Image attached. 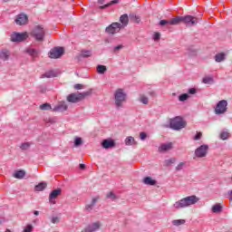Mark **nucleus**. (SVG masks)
I'll return each instance as SVG.
<instances>
[{
	"mask_svg": "<svg viewBox=\"0 0 232 232\" xmlns=\"http://www.w3.org/2000/svg\"><path fill=\"white\" fill-rule=\"evenodd\" d=\"M200 200V198L197 197L196 195L187 196L182 198L181 199L176 201L172 208L173 209H186V208H191V206H195Z\"/></svg>",
	"mask_w": 232,
	"mask_h": 232,
	"instance_id": "obj_1",
	"label": "nucleus"
},
{
	"mask_svg": "<svg viewBox=\"0 0 232 232\" xmlns=\"http://www.w3.org/2000/svg\"><path fill=\"white\" fill-rule=\"evenodd\" d=\"M128 101V94L124 89H117L114 92V105L116 110L124 108V102Z\"/></svg>",
	"mask_w": 232,
	"mask_h": 232,
	"instance_id": "obj_2",
	"label": "nucleus"
},
{
	"mask_svg": "<svg viewBox=\"0 0 232 232\" xmlns=\"http://www.w3.org/2000/svg\"><path fill=\"white\" fill-rule=\"evenodd\" d=\"M32 37H34L36 41H44V27L41 25L35 26L31 32Z\"/></svg>",
	"mask_w": 232,
	"mask_h": 232,
	"instance_id": "obj_3",
	"label": "nucleus"
},
{
	"mask_svg": "<svg viewBox=\"0 0 232 232\" xmlns=\"http://www.w3.org/2000/svg\"><path fill=\"white\" fill-rule=\"evenodd\" d=\"M170 128L172 130H182V128H186V122L184 120L180 117H176L172 120H170Z\"/></svg>",
	"mask_w": 232,
	"mask_h": 232,
	"instance_id": "obj_4",
	"label": "nucleus"
},
{
	"mask_svg": "<svg viewBox=\"0 0 232 232\" xmlns=\"http://www.w3.org/2000/svg\"><path fill=\"white\" fill-rule=\"evenodd\" d=\"M227 111V101L221 100L219 101L215 108V113L216 115H222Z\"/></svg>",
	"mask_w": 232,
	"mask_h": 232,
	"instance_id": "obj_5",
	"label": "nucleus"
},
{
	"mask_svg": "<svg viewBox=\"0 0 232 232\" xmlns=\"http://www.w3.org/2000/svg\"><path fill=\"white\" fill-rule=\"evenodd\" d=\"M121 30H122V25H121V23L114 22L105 29V32L111 35H113L115 34H119Z\"/></svg>",
	"mask_w": 232,
	"mask_h": 232,
	"instance_id": "obj_6",
	"label": "nucleus"
},
{
	"mask_svg": "<svg viewBox=\"0 0 232 232\" xmlns=\"http://www.w3.org/2000/svg\"><path fill=\"white\" fill-rule=\"evenodd\" d=\"M87 95H88V92L72 93L67 96V101L68 102H72V103L80 102V101H82V99H84V97H86Z\"/></svg>",
	"mask_w": 232,
	"mask_h": 232,
	"instance_id": "obj_7",
	"label": "nucleus"
},
{
	"mask_svg": "<svg viewBox=\"0 0 232 232\" xmlns=\"http://www.w3.org/2000/svg\"><path fill=\"white\" fill-rule=\"evenodd\" d=\"M10 39L12 43H22L28 39V33H13Z\"/></svg>",
	"mask_w": 232,
	"mask_h": 232,
	"instance_id": "obj_8",
	"label": "nucleus"
},
{
	"mask_svg": "<svg viewBox=\"0 0 232 232\" xmlns=\"http://www.w3.org/2000/svg\"><path fill=\"white\" fill-rule=\"evenodd\" d=\"M64 53V48L63 47H55L54 49H52L49 53V57L51 59H59V57H62Z\"/></svg>",
	"mask_w": 232,
	"mask_h": 232,
	"instance_id": "obj_9",
	"label": "nucleus"
},
{
	"mask_svg": "<svg viewBox=\"0 0 232 232\" xmlns=\"http://www.w3.org/2000/svg\"><path fill=\"white\" fill-rule=\"evenodd\" d=\"M208 150H209V147L208 145H201L195 150V155L198 159H202L208 155Z\"/></svg>",
	"mask_w": 232,
	"mask_h": 232,
	"instance_id": "obj_10",
	"label": "nucleus"
},
{
	"mask_svg": "<svg viewBox=\"0 0 232 232\" xmlns=\"http://www.w3.org/2000/svg\"><path fill=\"white\" fill-rule=\"evenodd\" d=\"M102 225L100 221L89 224L82 232H97Z\"/></svg>",
	"mask_w": 232,
	"mask_h": 232,
	"instance_id": "obj_11",
	"label": "nucleus"
},
{
	"mask_svg": "<svg viewBox=\"0 0 232 232\" xmlns=\"http://www.w3.org/2000/svg\"><path fill=\"white\" fill-rule=\"evenodd\" d=\"M14 23L18 24L19 26H23L24 24H28V15L24 14H20L16 15V18L14 19Z\"/></svg>",
	"mask_w": 232,
	"mask_h": 232,
	"instance_id": "obj_12",
	"label": "nucleus"
},
{
	"mask_svg": "<svg viewBox=\"0 0 232 232\" xmlns=\"http://www.w3.org/2000/svg\"><path fill=\"white\" fill-rule=\"evenodd\" d=\"M182 23H185L188 26H193L198 23V18L191 15L182 16Z\"/></svg>",
	"mask_w": 232,
	"mask_h": 232,
	"instance_id": "obj_13",
	"label": "nucleus"
},
{
	"mask_svg": "<svg viewBox=\"0 0 232 232\" xmlns=\"http://www.w3.org/2000/svg\"><path fill=\"white\" fill-rule=\"evenodd\" d=\"M68 110V105L65 102H60L53 109V111H66Z\"/></svg>",
	"mask_w": 232,
	"mask_h": 232,
	"instance_id": "obj_14",
	"label": "nucleus"
},
{
	"mask_svg": "<svg viewBox=\"0 0 232 232\" xmlns=\"http://www.w3.org/2000/svg\"><path fill=\"white\" fill-rule=\"evenodd\" d=\"M59 195H61V188L53 190L49 195V202L55 204V198H57Z\"/></svg>",
	"mask_w": 232,
	"mask_h": 232,
	"instance_id": "obj_15",
	"label": "nucleus"
},
{
	"mask_svg": "<svg viewBox=\"0 0 232 232\" xmlns=\"http://www.w3.org/2000/svg\"><path fill=\"white\" fill-rule=\"evenodd\" d=\"M120 24L121 28H126L128 26V23H130V18L128 17V14H124L120 17Z\"/></svg>",
	"mask_w": 232,
	"mask_h": 232,
	"instance_id": "obj_16",
	"label": "nucleus"
},
{
	"mask_svg": "<svg viewBox=\"0 0 232 232\" xmlns=\"http://www.w3.org/2000/svg\"><path fill=\"white\" fill-rule=\"evenodd\" d=\"M11 53L8 49H2L0 51V59L2 61H8L10 59Z\"/></svg>",
	"mask_w": 232,
	"mask_h": 232,
	"instance_id": "obj_17",
	"label": "nucleus"
},
{
	"mask_svg": "<svg viewBox=\"0 0 232 232\" xmlns=\"http://www.w3.org/2000/svg\"><path fill=\"white\" fill-rule=\"evenodd\" d=\"M102 146L105 150H108V149L113 148V146H115V141H113V140H103V141L102 142Z\"/></svg>",
	"mask_w": 232,
	"mask_h": 232,
	"instance_id": "obj_18",
	"label": "nucleus"
},
{
	"mask_svg": "<svg viewBox=\"0 0 232 232\" xmlns=\"http://www.w3.org/2000/svg\"><path fill=\"white\" fill-rule=\"evenodd\" d=\"M26 53L33 58H35L39 55V50L34 49V47H28Z\"/></svg>",
	"mask_w": 232,
	"mask_h": 232,
	"instance_id": "obj_19",
	"label": "nucleus"
},
{
	"mask_svg": "<svg viewBox=\"0 0 232 232\" xmlns=\"http://www.w3.org/2000/svg\"><path fill=\"white\" fill-rule=\"evenodd\" d=\"M125 145L137 146V141L135 140V138H133L132 136H129L125 139Z\"/></svg>",
	"mask_w": 232,
	"mask_h": 232,
	"instance_id": "obj_20",
	"label": "nucleus"
},
{
	"mask_svg": "<svg viewBox=\"0 0 232 232\" xmlns=\"http://www.w3.org/2000/svg\"><path fill=\"white\" fill-rule=\"evenodd\" d=\"M143 183L146 184V186H155L157 180L153 179L151 177H145L143 179Z\"/></svg>",
	"mask_w": 232,
	"mask_h": 232,
	"instance_id": "obj_21",
	"label": "nucleus"
},
{
	"mask_svg": "<svg viewBox=\"0 0 232 232\" xmlns=\"http://www.w3.org/2000/svg\"><path fill=\"white\" fill-rule=\"evenodd\" d=\"M169 21V24L171 26H175V25L180 24V23H182V16H176Z\"/></svg>",
	"mask_w": 232,
	"mask_h": 232,
	"instance_id": "obj_22",
	"label": "nucleus"
},
{
	"mask_svg": "<svg viewBox=\"0 0 232 232\" xmlns=\"http://www.w3.org/2000/svg\"><path fill=\"white\" fill-rule=\"evenodd\" d=\"M52 79V77H57V72L54 71H48L45 73L42 74L41 79Z\"/></svg>",
	"mask_w": 232,
	"mask_h": 232,
	"instance_id": "obj_23",
	"label": "nucleus"
},
{
	"mask_svg": "<svg viewBox=\"0 0 232 232\" xmlns=\"http://www.w3.org/2000/svg\"><path fill=\"white\" fill-rule=\"evenodd\" d=\"M108 71V68H106L105 65H97L96 67V72L97 73H99V75H104V73H106V72Z\"/></svg>",
	"mask_w": 232,
	"mask_h": 232,
	"instance_id": "obj_24",
	"label": "nucleus"
},
{
	"mask_svg": "<svg viewBox=\"0 0 232 232\" xmlns=\"http://www.w3.org/2000/svg\"><path fill=\"white\" fill-rule=\"evenodd\" d=\"M172 144L171 143H163L160 146L159 151H169L171 150Z\"/></svg>",
	"mask_w": 232,
	"mask_h": 232,
	"instance_id": "obj_25",
	"label": "nucleus"
},
{
	"mask_svg": "<svg viewBox=\"0 0 232 232\" xmlns=\"http://www.w3.org/2000/svg\"><path fill=\"white\" fill-rule=\"evenodd\" d=\"M216 63H222V61H226V53H220L215 55Z\"/></svg>",
	"mask_w": 232,
	"mask_h": 232,
	"instance_id": "obj_26",
	"label": "nucleus"
},
{
	"mask_svg": "<svg viewBox=\"0 0 232 232\" xmlns=\"http://www.w3.org/2000/svg\"><path fill=\"white\" fill-rule=\"evenodd\" d=\"M24 175H26V172L24 170H17L14 177V179H24Z\"/></svg>",
	"mask_w": 232,
	"mask_h": 232,
	"instance_id": "obj_27",
	"label": "nucleus"
},
{
	"mask_svg": "<svg viewBox=\"0 0 232 232\" xmlns=\"http://www.w3.org/2000/svg\"><path fill=\"white\" fill-rule=\"evenodd\" d=\"M97 198H93L91 204L86 206V209L87 211H92L93 209V206H95V204H97Z\"/></svg>",
	"mask_w": 232,
	"mask_h": 232,
	"instance_id": "obj_28",
	"label": "nucleus"
},
{
	"mask_svg": "<svg viewBox=\"0 0 232 232\" xmlns=\"http://www.w3.org/2000/svg\"><path fill=\"white\" fill-rule=\"evenodd\" d=\"M139 102H141V104H148L150 102V100L146 95L140 94L139 97Z\"/></svg>",
	"mask_w": 232,
	"mask_h": 232,
	"instance_id": "obj_29",
	"label": "nucleus"
},
{
	"mask_svg": "<svg viewBox=\"0 0 232 232\" xmlns=\"http://www.w3.org/2000/svg\"><path fill=\"white\" fill-rule=\"evenodd\" d=\"M172 224L179 227V226H184L186 224V219H174Z\"/></svg>",
	"mask_w": 232,
	"mask_h": 232,
	"instance_id": "obj_30",
	"label": "nucleus"
},
{
	"mask_svg": "<svg viewBox=\"0 0 232 232\" xmlns=\"http://www.w3.org/2000/svg\"><path fill=\"white\" fill-rule=\"evenodd\" d=\"M45 188H46V183L44 182L39 183L34 187L35 191H43V189H45Z\"/></svg>",
	"mask_w": 232,
	"mask_h": 232,
	"instance_id": "obj_31",
	"label": "nucleus"
},
{
	"mask_svg": "<svg viewBox=\"0 0 232 232\" xmlns=\"http://www.w3.org/2000/svg\"><path fill=\"white\" fill-rule=\"evenodd\" d=\"M222 211V206L220 204H216L212 207V213H220Z\"/></svg>",
	"mask_w": 232,
	"mask_h": 232,
	"instance_id": "obj_32",
	"label": "nucleus"
},
{
	"mask_svg": "<svg viewBox=\"0 0 232 232\" xmlns=\"http://www.w3.org/2000/svg\"><path fill=\"white\" fill-rule=\"evenodd\" d=\"M188 99H189V94H188V93H183L179 96V101L180 102H184V101H188Z\"/></svg>",
	"mask_w": 232,
	"mask_h": 232,
	"instance_id": "obj_33",
	"label": "nucleus"
},
{
	"mask_svg": "<svg viewBox=\"0 0 232 232\" xmlns=\"http://www.w3.org/2000/svg\"><path fill=\"white\" fill-rule=\"evenodd\" d=\"M220 139L222 140H227V139H229V132L226 131V130H223L221 133H220Z\"/></svg>",
	"mask_w": 232,
	"mask_h": 232,
	"instance_id": "obj_34",
	"label": "nucleus"
},
{
	"mask_svg": "<svg viewBox=\"0 0 232 232\" xmlns=\"http://www.w3.org/2000/svg\"><path fill=\"white\" fill-rule=\"evenodd\" d=\"M203 82H204V84H213V78L207 76V77L203 78Z\"/></svg>",
	"mask_w": 232,
	"mask_h": 232,
	"instance_id": "obj_35",
	"label": "nucleus"
},
{
	"mask_svg": "<svg viewBox=\"0 0 232 232\" xmlns=\"http://www.w3.org/2000/svg\"><path fill=\"white\" fill-rule=\"evenodd\" d=\"M177 160H175V158L169 159V160H166L164 161L165 166H171V164H175Z\"/></svg>",
	"mask_w": 232,
	"mask_h": 232,
	"instance_id": "obj_36",
	"label": "nucleus"
},
{
	"mask_svg": "<svg viewBox=\"0 0 232 232\" xmlns=\"http://www.w3.org/2000/svg\"><path fill=\"white\" fill-rule=\"evenodd\" d=\"M34 231V226L32 224H28L26 225V227H24L23 232H33Z\"/></svg>",
	"mask_w": 232,
	"mask_h": 232,
	"instance_id": "obj_37",
	"label": "nucleus"
},
{
	"mask_svg": "<svg viewBox=\"0 0 232 232\" xmlns=\"http://www.w3.org/2000/svg\"><path fill=\"white\" fill-rule=\"evenodd\" d=\"M40 110H52V105H50L49 103H44L42 105H40Z\"/></svg>",
	"mask_w": 232,
	"mask_h": 232,
	"instance_id": "obj_38",
	"label": "nucleus"
},
{
	"mask_svg": "<svg viewBox=\"0 0 232 232\" xmlns=\"http://www.w3.org/2000/svg\"><path fill=\"white\" fill-rule=\"evenodd\" d=\"M30 146H32V143L30 142H24L20 146V149L23 150H26L30 148Z\"/></svg>",
	"mask_w": 232,
	"mask_h": 232,
	"instance_id": "obj_39",
	"label": "nucleus"
},
{
	"mask_svg": "<svg viewBox=\"0 0 232 232\" xmlns=\"http://www.w3.org/2000/svg\"><path fill=\"white\" fill-rule=\"evenodd\" d=\"M82 144V139L76 137L74 140V146L78 148V146H81Z\"/></svg>",
	"mask_w": 232,
	"mask_h": 232,
	"instance_id": "obj_40",
	"label": "nucleus"
},
{
	"mask_svg": "<svg viewBox=\"0 0 232 232\" xmlns=\"http://www.w3.org/2000/svg\"><path fill=\"white\" fill-rule=\"evenodd\" d=\"M82 57H92V51H82Z\"/></svg>",
	"mask_w": 232,
	"mask_h": 232,
	"instance_id": "obj_41",
	"label": "nucleus"
},
{
	"mask_svg": "<svg viewBox=\"0 0 232 232\" xmlns=\"http://www.w3.org/2000/svg\"><path fill=\"white\" fill-rule=\"evenodd\" d=\"M116 3H119V1H118V0H113V1H111V3H110V4H107V5H105L100 6V8H102V9L108 8V6H110V5H116Z\"/></svg>",
	"mask_w": 232,
	"mask_h": 232,
	"instance_id": "obj_42",
	"label": "nucleus"
},
{
	"mask_svg": "<svg viewBox=\"0 0 232 232\" xmlns=\"http://www.w3.org/2000/svg\"><path fill=\"white\" fill-rule=\"evenodd\" d=\"M107 198H110L111 200H115V198H117V196H115L113 192H110L109 194H107Z\"/></svg>",
	"mask_w": 232,
	"mask_h": 232,
	"instance_id": "obj_43",
	"label": "nucleus"
},
{
	"mask_svg": "<svg viewBox=\"0 0 232 232\" xmlns=\"http://www.w3.org/2000/svg\"><path fill=\"white\" fill-rule=\"evenodd\" d=\"M186 166V162H180L177 167L176 169L178 171H180V169H182V168H184Z\"/></svg>",
	"mask_w": 232,
	"mask_h": 232,
	"instance_id": "obj_44",
	"label": "nucleus"
},
{
	"mask_svg": "<svg viewBox=\"0 0 232 232\" xmlns=\"http://www.w3.org/2000/svg\"><path fill=\"white\" fill-rule=\"evenodd\" d=\"M160 26H166V24H169V20H161L160 21Z\"/></svg>",
	"mask_w": 232,
	"mask_h": 232,
	"instance_id": "obj_45",
	"label": "nucleus"
},
{
	"mask_svg": "<svg viewBox=\"0 0 232 232\" xmlns=\"http://www.w3.org/2000/svg\"><path fill=\"white\" fill-rule=\"evenodd\" d=\"M51 222L53 224H59V217H53Z\"/></svg>",
	"mask_w": 232,
	"mask_h": 232,
	"instance_id": "obj_46",
	"label": "nucleus"
},
{
	"mask_svg": "<svg viewBox=\"0 0 232 232\" xmlns=\"http://www.w3.org/2000/svg\"><path fill=\"white\" fill-rule=\"evenodd\" d=\"M201 138H202V133L198 132L194 137V140H200Z\"/></svg>",
	"mask_w": 232,
	"mask_h": 232,
	"instance_id": "obj_47",
	"label": "nucleus"
},
{
	"mask_svg": "<svg viewBox=\"0 0 232 232\" xmlns=\"http://www.w3.org/2000/svg\"><path fill=\"white\" fill-rule=\"evenodd\" d=\"M154 41H159L160 39V33H155L153 35Z\"/></svg>",
	"mask_w": 232,
	"mask_h": 232,
	"instance_id": "obj_48",
	"label": "nucleus"
},
{
	"mask_svg": "<svg viewBox=\"0 0 232 232\" xmlns=\"http://www.w3.org/2000/svg\"><path fill=\"white\" fill-rule=\"evenodd\" d=\"M146 137H148L146 132H140V138L141 140H146Z\"/></svg>",
	"mask_w": 232,
	"mask_h": 232,
	"instance_id": "obj_49",
	"label": "nucleus"
},
{
	"mask_svg": "<svg viewBox=\"0 0 232 232\" xmlns=\"http://www.w3.org/2000/svg\"><path fill=\"white\" fill-rule=\"evenodd\" d=\"M188 93L190 95H195V93H197V89H195V88L188 89Z\"/></svg>",
	"mask_w": 232,
	"mask_h": 232,
	"instance_id": "obj_50",
	"label": "nucleus"
},
{
	"mask_svg": "<svg viewBox=\"0 0 232 232\" xmlns=\"http://www.w3.org/2000/svg\"><path fill=\"white\" fill-rule=\"evenodd\" d=\"M119 50H122V45H117L114 47V52H119Z\"/></svg>",
	"mask_w": 232,
	"mask_h": 232,
	"instance_id": "obj_51",
	"label": "nucleus"
},
{
	"mask_svg": "<svg viewBox=\"0 0 232 232\" xmlns=\"http://www.w3.org/2000/svg\"><path fill=\"white\" fill-rule=\"evenodd\" d=\"M74 88H75V90H82V84H75Z\"/></svg>",
	"mask_w": 232,
	"mask_h": 232,
	"instance_id": "obj_52",
	"label": "nucleus"
},
{
	"mask_svg": "<svg viewBox=\"0 0 232 232\" xmlns=\"http://www.w3.org/2000/svg\"><path fill=\"white\" fill-rule=\"evenodd\" d=\"M86 166L84 164H80V169H84Z\"/></svg>",
	"mask_w": 232,
	"mask_h": 232,
	"instance_id": "obj_53",
	"label": "nucleus"
},
{
	"mask_svg": "<svg viewBox=\"0 0 232 232\" xmlns=\"http://www.w3.org/2000/svg\"><path fill=\"white\" fill-rule=\"evenodd\" d=\"M34 215L35 217H39V211L34 210Z\"/></svg>",
	"mask_w": 232,
	"mask_h": 232,
	"instance_id": "obj_54",
	"label": "nucleus"
},
{
	"mask_svg": "<svg viewBox=\"0 0 232 232\" xmlns=\"http://www.w3.org/2000/svg\"><path fill=\"white\" fill-rule=\"evenodd\" d=\"M5 232H12V231H10V229H6Z\"/></svg>",
	"mask_w": 232,
	"mask_h": 232,
	"instance_id": "obj_55",
	"label": "nucleus"
},
{
	"mask_svg": "<svg viewBox=\"0 0 232 232\" xmlns=\"http://www.w3.org/2000/svg\"><path fill=\"white\" fill-rule=\"evenodd\" d=\"M0 224H3V220L0 219Z\"/></svg>",
	"mask_w": 232,
	"mask_h": 232,
	"instance_id": "obj_56",
	"label": "nucleus"
},
{
	"mask_svg": "<svg viewBox=\"0 0 232 232\" xmlns=\"http://www.w3.org/2000/svg\"><path fill=\"white\" fill-rule=\"evenodd\" d=\"M34 222V224H35V222H37L36 220H34V221H33Z\"/></svg>",
	"mask_w": 232,
	"mask_h": 232,
	"instance_id": "obj_57",
	"label": "nucleus"
},
{
	"mask_svg": "<svg viewBox=\"0 0 232 232\" xmlns=\"http://www.w3.org/2000/svg\"><path fill=\"white\" fill-rule=\"evenodd\" d=\"M4 1H5V2H6V0H4Z\"/></svg>",
	"mask_w": 232,
	"mask_h": 232,
	"instance_id": "obj_58",
	"label": "nucleus"
}]
</instances>
